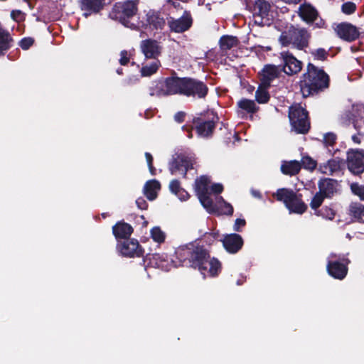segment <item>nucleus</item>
Returning a JSON list of instances; mask_svg holds the SVG:
<instances>
[{
    "instance_id": "4468645a",
    "label": "nucleus",
    "mask_w": 364,
    "mask_h": 364,
    "mask_svg": "<svg viewBox=\"0 0 364 364\" xmlns=\"http://www.w3.org/2000/svg\"><path fill=\"white\" fill-rule=\"evenodd\" d=\"M193 23L191 14L185 11L179 18L170 17L168 18V25L171 31L175 33H183L188 30Z\"/></svg>"
},
{
    "instance_id": "9b49d317",
    "label": "nucleus",
    "mask_w": 364,
    "mask_h": 364,
    "mask_svg": "<svg viewBox=\"0 0 364 364\" xmlns=\"http://www.w3.org/2000/svg\"><path fill=\"white\" fill-rule=\"evenodd\" d=\"M270 4L264 0H256L253 6L254 23L258 26L270 24Z\"/></svg>"
},
{
    "instance_id": "052dcab7",
    "label": "nucleus",
    "mask_w": 364,
    "mask_h": 364,
    "mask_svg": "<svg viewBox=\"0 0 364 364\" xmlns=\"http://www.w3.org/2000/svg\"><path fill=\"white\" fill-rule=\"evenodd\" d=\"M252 194L255 198H260V193L258 191L252 190Z\"/></svg>"
},
{
    "instance_id": "b1692460",
    "label": "nucleus",
    "mask_w": 364,
    "mask_h": 364,
    "mask_svg": "<svg viewBox=\"0 0 364 364\" xmlns=\"http://www.w3.org/2000/svg\"><path fill=\"white\" fill-rule=\"evenodd\" d=\"M301 18L307 23L313 22L317 17V11L309 4L301 5L299 10Z\"/></svg>"
},
{
    "instance_id": "e2e57ef3",
    "label": "nucleus",
    "mask_w": 364,
    "mask_h": 364,
    "mask_svg": "<svg viewBox=\"0 0 364 364\" xmlns=\"http://www.w3.org/2000/svg\"><path fill=\"white\" fill-rule=\"evenodd\" d=\"M187 131H188V136L189 138H191V137H192L191 131V130H189V129H188Z\"/></svg>"
},
{
    "instance_id": "79ce46f5",
    "label": "nucleus",
    "mask_w": 364,
    "mask_h": 364,
    "mask_svg": "<svg viewBox=\"0 0 364 364\" xmlns=\"http://www.w3.org/2000/svg\"><path fill=\"white\" fill-rule=\"evenodd\" d=\"M301 164L304 168L312 171L316 166V161L309 156H304L301 159Z\"/></svg>"
},
{
    "instance_id": "a878e982",
    "label": "nucleus",
    "mask_w": 364,
    "mask_h": 364,
    "mask_svg": "<svg viewBox=\"0 0 364 364\" xmlns=\"http://www.w3.org/2000/svg\"><path fill=\"white\" fill-rule=\"evenodd\" d=\"M132 228L127 223H119L113 227V233L116 237L126 238L131 235Z\"/></svg>"
},
{
    "instance_id": "412c9836",
    "label": "nucleus",
    "mask_w": 364,
    "mask_h": 364,
    "mask_svg": "<svg viewBox=\"0 0 364 364\" xmlns=\"http://www.w3.org/2000/svg\"><path fill=\"white\" fill-rule=\"evenodd\" d=\"M343 164L342 159L334 158L321 164L318 169L322 173L332 175L333 173L340 171Z\"/></svg>"
},
{
    "instance_id": "c756f323",
    "label": "nucleus",
    "mask_w": 364,
    "mask_h": 364,
    "mask_svg": "<svg viewBox=\"0 0 364 364\" xmlns=\"http://www.w3.org/2000/svg\"><path fill=\"white\" fill-rule=\"evenodd\" d=\"M350 215L360 222H364V205L358 202H353L349 207Z\"/></svg>"
},
{
    "instance_id": "09e8293b",
    "label": "nucleus",
    "mask_w": 364,
    "mask_h": 364,
    "mask_svg": "<svg viewBox=\"0 0 364 364\" xmlns=\"http://www.w3.org/2000/svg\"><path fill=\"white\" fill-rule=\"evenodd\" d=\"M312 54L314 55L315 58L323 60L326 58L327 55V52L323 48H318L314 51Z\"/></svg>"
},
{
    "instance_id": "6e6552de",
    "label": "nucleus",
    "mask_w": 364,
    "mask_h": 364,
    "mask_svg": "<svg viewBox=\"0 0 364 364\" xmlns=\"http://www.w3.org/2000/svg\"><path fill=\"white\" fill-rule=\"evenodd\" d=\"M210 180L206 176H201L196 180L195 190L202 205L208 212H214L215 208L209 196Z\"/></svg>"
},
{
    "instance_id": "2f4dec72",
    "label": "nucleus",
    "mask_w": 364,
    "mask_h": 364,
    "mask_svg": "<svg viewBox=\"0 0 364 364\" xmlns=\"http://www.w3.org/2000/svg\"><path fill=\"white\" fill-rule=\"evenodd\" d=\"M353 115L354 117L353 124L356 129L364 125V105H360L353 107Z\"/></svg>"
},
{
    "instance_id": "7ed1b4c3",
    "label": "nucleus",
    "mask_w": 364,
    "mask_h": 364,
    "mask_svg": "<svg viewBox=\"0 0 364 364\" xmlns=\"http://www.w3.org/2000/svg\"><path fill=\"white\" fill-rule=\"evenodd\" d=\"M194 255L193 267L198 269L204 277H213L220 271V262L210 258L205 250H198Z\"/></svg>"
},
{
    "instance_id": "49530a36",
    "label": "nucleus",
    "mask_w": 364,
    "mask_h": 364,
    "mask_svg": "<svg viewBox=\"0 0 364 364\" xmlns=\"http://www.w3.org/2000/svg\"><path fill=\"white\" fill-rule=\"evenodd\" d=\"M336 139V136L334 134L328 133L324 136L323 141L326 146H332Z\"/></svg>"
},
{
    "instance_id": "f03ea898",
    "label": "nucleus",
    "mask_w": 364,
    "mask_h": 364,
    "mask_svg": "<svg viewBox=\"0 0 364 364\" xmlns=\"http://www.w3.org/2000/svg\"><path fill=\"white\" fill-rule=\"evenodd\" d=\"M137 11V1H127L117 3L114 6L115 18H118L126 27L139 28L144 24L135 21L134 18Z\"/></svg>"
},
{
    "instance_id": "5701e85b",
    "label": "nucleus",
    "mask_w": 364,
    "mask_h": 364,
    "mask_svg": "<svg viewBox=\"0 0 364 364\" xmlns=\"http://www.w3.org/2000/svg\"><path fill=\"white\" fill-rule=\"evenodd\" d=\"M279 73V68L275 65H267L264 66L261 74V82L264 83V85H270L271 81L277 77Z\"/></svg>"
},
{
    "instance_id": "9d476101",
    "label": "nucleus",
    "mask_w": 364,
    "mask_h": 364,
    "mask_svg": "<svg viewBox=\"0 0 364 364\" xmlns=\"http://www.w3.org/2000/svg\"><path fill=\"white\" fill-rule=\"evenodd\" d=\"M201 247H195L193 244L181 245L175 251L176 259L172 260L174 267L190 266L193 267V262L195 259V253Z\"/></svg>"
},
{
    "instance_id": "0e129e2a",
    "label": "nucleus",
    "mask_w": 364,
    "mask_h": 364,
    "mask_svg": "<svg viewBox=\"0 0 364 364\" xmlns=\"http://www.w3.org/2000/svg\"><path fill=\"white\" fill-rule=\"evenodd\" d=\"M160 267H161V268H163V269H164V268H165V269H166V270H168V269H169L168 268L166 267L164 265V264H160Z\"/></svg>"
},
{
    "instance_id": "393cba45",
    "label": "nucleus",
    "mask_w": 364,
    "mask_h": 364,
    "mask_svg": "<svg viewBox=\"0 0 364 364\" xmlns=\"http://www.w3.org/2000/svg\"><path fill=\"white\" fill-rule=\"evenodd\" d=\"M159 189V183L156 180H151L144 185V193L149 200H153L156 198L157 192Z\"/></svg>"
},
{
    "instance_id": "680f3d73",
    "label": "nucleus",
    "mask_w": 364,
    "mask_h": 364,
    "mask_svg": "<svg viewBox=\"0 0 364 364\" xmlns=\"http://www.w3.org/2000/svg\"><path fill=\"white\" fill-rule=\"evenodd\" d=\"M284 1L287 2V3H297L299 2L300 0H284Z\"/></svg>"
},
{
    "instance_id": "6e6d98bb",
    "label": "nucleus",
    "mask_w": 364,
    "mask_h": 364,
    "mask_svg": "<svg viewBox=\"0 0 364 364\" xmlns=\"http://www.w3.org/2000/svg\"><path fill=\"white\" fill-rule=\"evenodd\" d=\"M137 207L141 210H145L147 208V203L143 198H139L136 200Z\"/></svg>"
},
{
    "instance_id": "bb28decb",
    "label": "nucleus",
    "mask_w": 364,
    "mask_h": 364,
    "mask_svg": "<svg viewBox=\"0 0 364 364\" xmlns=\"http://www.w3.org/2000/svg\"><path fill=\"white\" fill-rule=\"evenodd\" d=\"M319 191L325 197H329L335 191V181L332 179L325 178L318 183Z\"/></svg>"
},
{
    "instance_id": "aec40b11",
    "label": "nucleus",
    "mask_w": 364,
    "mask_h": 364,
    "mask_svg": "<svg viewBox=\"0 0 364 364\" xmlns=\"http://www.w3.org/2000/svg\"><path fill=\"white\" fill-rule=\"evenodd\" d=\"M327 270L330 275L336 279H342L347 274V267L339 262L328 261Z\"/></svg>"
},
{
    "instance_id": "f257e3e1",
    "label": "nucleus",
    "mask_w": 364,
    "mask_h": 364,
    "mask_svg": "<svg viewBox=\"0 0 364 364\" xmlns=\"http://www.w3.org/2000/svg\"><path fill=\"white\" fill-rule=\"evenodd\" d=\"M328 84V76L322 70L309 63L307 72L303 75L300 87L304 97L309 96L319 89L326 87Z\"/></svg>"
},
{
    "instance_id": "69168bd1",
    "label": "nucleus",
    "mask_w": 364,
    "mask_h": 364,
    "mask_svg": "<svg viewBox=\"0 0 364 364\" xmlns=\"http://www.w3.org/2000/svg\"><path fill=\"white\" fill-rule=\"evenodd\" d=\"M333 257H334V255H331L330 258L331 259Z\"/></svg>"
},
{
    "instance_id": "cd10ccee",
    "label": "nucleus",
    "mask_w": 364,
    "mask_h": 364,
    "mask_svg": "<svg viewBox=\"0 0 364 364\" xmlns=\"http://www.w3.org/2000/svg\"><path fill=\"white\" fill-rule=\"evenodd\" d=\"M215 210L213 213L219 214L232 215L233 213V208L231 204L225 202L222 197L217 198L216 203H213ZM212 213L213 212H210Z\"/></svg>"
},
{
    "instance_id": "4d7b16f0",
    "label": "nucleus",
    "mask_w": 364,
    "mask_h": 364,
    "mask_svg": "<svg viewBox=\"0 0 364 364\" xmlns=\"http://www.w3.org/2000/svg\"><path fill=\"white\" fill-rule=\"evenodd\" d=\"M176 195L178 196V197L179 198V199L181 200H186L189 197L188 193L185 190H183V189H181L180 191V192L178 194H176Z\"/></svg>"
},
{
    "instance_id": "bf43d9fd",
    "label": "nucleus",
    "mask_w": 364,
    "mask_h": 364,
    "mask_svg": "<svg viewBox=\"0 0 364 364\" xmlns=\"http://www.w3.org/2000/svg\"><path fill=\"white\" fill-rule=\"evenodd\" d=\"M352 140L355 144H359L361 141V138L359 134L352 136Z\"/></svg>"
},
{
    "instance_id": "dca6fc26",
    "label": "nucleus",
    "mask_w": 364,
    "mask_h": 364,
    "mask_svg": "<svg viewBox=\"0 0 364 364\" xmlns=\"http://www.w3.org/2000/svg\"><path fill=\"white\" fill-rule=\"evenodd\" d=\"M120 253L126 257H140L143 250L137 240L132 239L125 240L118 245Z\"/></svg>"
},
{
    "instance_id": "f8f14e48",
    "label": "nucleus",
    "mask_w": 364,
    "mask_h": 364,
    "mask_svg": "<svg viewBox=\"0 0 364 364\" xmlns=\"http://www.w3.org/2000/svg\"><path fill=\"white\" fill-rule=\"evenodd\" d=\"M347 166L353 174L364 172V150L350 149L347 151Z\"/></svg>"
},
{
    "instance_id": "2eb2a0df",
    "label": "nucleus",
    "mask_w": 364,
    "mask_h": 364,
    "mask_svg": "<svg viewBox=\"0 0 364 364\" xmlns=\"http://www.w3.org/2000/svg\"><path fill=\"white\" fill-rule=\"evenodd\" d=\"M140 49L146 58L156 59L161 55L162 47L157 41L146 39L140 43Z\"/></svg>"
},
{
    "instance_id": "f704fd0d",
    "label": "nucleus",
    "mask_w": 364,
    "mask_h": 364,
    "mask_svg": "<svg viewBox=\"0 0 364 364\" xmlns=\"http://www.w3.org/2000/svg\"><path fill=\"white\" fill-rule=\"evenodd\" d=\"M269 87V85H264L262 82L259 85L255 93L256 100L259 103H266L268 102L269 95L267 92V88Z\"/></svg>"
},
{
    "instance_id": "c03bdc74",
    "label": "nucleus",
    "mask_w": 364,
    "mask_h": 364,
    "mask_svg": "<svg viewBox=\"0 0 364 364\" xmlns=\"http://www.w3.org/2000/svg\"><path fill=\"white\" fill-rule=\"evenodd\" d=\"M356 9V6L353 2H346L342 6V11L346 14H353Z\"/></svg>"
},
{
    "instance_id": "20e7f679",
    "label": "nucleus",
    "mask_w": 364,
    "mask_h": 364,
    "mask_svg": "<svg viewBox=\"0 0 364 364\" xmlns=\"http://www.w3.org/2000/svg\"><path fill=\"white\" fill-rule=\"evenodd\" d=\"M185 77H169L151 87L149 94L157 97L175 94L183 95Z\"/></svg>"
},
{
    "instance_id": "72a5a7b5",
    "label": "nucleus",
    "mask_w": 364,
    "mask_h": 364,
    "mask_svg": "<svg viewBox=\"0 0 364 364\" xmlns=\"http://www.w3.org/2000/svg\"><path fill=\"white\" fill-rule=\"evenodd\" d=\"M214 127V123L213 122L208 121L200 123L196 127V130L198 136L201 137H206L212 134Z\"/></svg>"
},
{
    "instance_id": "c9c22d12",
    "label": "nucleus",
    "mask_w": 364,
    "mask_h": 364,
    "mask_svg": "<svg viewBox=\"0 0 364 364\" xmlns=\"http://www.w3.org/2000/svg\"><path fill=\"white\" fill-rule=\"evenodd\" d=\"M238 41L236 37L232 36H223L220 40V48L223 50H230L237 46Z\"/></svg>"
},
{
    "instance_id": "a211bd4d",
    "label": "nucleus",
    "mask_w": 364,
    "mask_h": 364,
    "mask_svg": "<svg viewBox=\"0 0 364 364\" xmlns=\"http://www.w3.org/2000/svg\"><path fill=\"white\" fill-rule=\"evenodd\" d=\"M223 244L225 250L230 253H236L242 247L243 240L237 234H230L225 236Z\"/></svg>"
},
{
    "instance_id": "7c9ffc66",
    "label": "nucleus",
    "mask_w": 364,
    "mask_h": 364,
    "mask_svg": "<svg viewBox=\"0 0 364 364\" xmlns=\"http://www.w3.org/2000/svg\"><path fill=\"white\" fill-rule=\"evenodd\" d=\"M146 16L147 23L145 24L143 23L144 26L142 27H147L149 26V27L159 29L161 28L165 23L164 19L160 18L156 14L150 12L147 14ZM140 23H142V22Z\"/></svg>"
},
{
    "instance_id": "e433bc0d",
    "label": "nucleus",
    "mask_w": 364,
    "mask_h": 364,
    "mask_svg": "<svg viewBox=\"0 0 364 364\" xmlns=\"http://www.w3.org/2000/svg\"><path fill=\"white\" fill-rule=\"evenodd\" d=\"M151 238L157 243H163L166 240V235L159 226L152 228L150 230Z\"/></svg>"
},
{
    "instance_id": "6ab92c4d",
    "label": "nucleus",
    "mask_w": 364,
    "mask_h": 364,
    "mask_svg": "<svg viewBox=\"0 0 364 364\" xmlns=\"http://www.w3.org/2000/svg\"><path fill=\"white\" fill-rule=\"evenodd\" d=\"M336 31L341 38L349 41L355 40L359 35L357 28L347 23L339 24L337 26Z\"/></svg>"
},
{
    "instance_id": "39448f33",
    "label": "nucleus",
    "mask_w": 364,
    "mask_h": 364,
    "mask_svg": "<svg viewBox=\"0 0 364 364\" xmlns=\"http://www.w3.org/2000/svg\"><path fill=\"white\" fill-rule=\"evenodd\" d=\"M277 200L282 201L290 213H304L307 206L299 196L287 188H280L273 195Z\"/></svg>"
},
{
    "instance_id": "0eeeda50",
    "label": "nucleus",
    "mask_w": 364,
    "mask_h": 364,
    "mask_svg": "<svg viewBox=\"0 0 364 364\" xmlns=\"http://www.w3.org/2000/svg\"><path fill=\"white\" fill-rule=\"evenodd\" d=\"M289 117L292 128L297 132L304 134L310 127L306 111L299 104L289 108Z\"/></svg>"
},
{
    "instance_id": "8fccbe9b",
    "label": "nucleus",
    "mask_w": 364,
    "mask_h": 364,
    "mask_svg": "<svg viewBox=\"0 0 364 364\" xmlns=\"http://www.w3.org/2000/svg\"><path fill=\"white\" fill-rule=\"evenodd\" d=\"M11 18L16 21H21L24 19V14L20 10H14L11 13Z\"/></svg>"
},
{
    "instance_id": "473e14b6",
    "label": "nucleus",
    "mask_w": 364,
    "mask_h": 364,
    "mask_svg": "<svg viewBox=\"0 0 364 364\" xmlns=\"http://www.w3.org/2000/svg\"><path fill=\"white\" fill-rule=\"evenodd\" d=\"M12 39L8 31L0 27V55L4 53L11 47Z\"/></svg>"
},
{
    "instance_id": "58836bf2",
    "label": "nucleus",
    "mask_w": 364,
    "mask_h": 364,
    "mask_svg": "<svg viewBox=\"0 0 364 364\" xmlns=\"http://www.w3.org/2000/svg\"><path fill=\"white\" fill-rule=\"evenodd\" d=\"M238 107L249 113H253L257 111V107L253 100L242 99L237 102Z\"/></svg>"
},
{
    "instance_id": "864d4df0",
    "label": "nucleus",
    "mask_w": 364,
    "mask_h": 364,
    "mask_svg": "<svg viewBox=\"0 0 364 364\" xmlns=\"http://www.w3.org/2000/svg\"><path fill=\"white\" fill-rule=\"evenodd\" d=\"M145 156H146V159L151 173L154 174V168L153 167V165H152V161H153L152 156L151 155V154L146 152L145 154Z\"/></svg>"
},
{
    "instance_id": "5fc2aeb1",
    "label": "nucleus",
    "mask_w": 364,
    "mask_h": 364,
    "mask_svg": "<svg viewBox=\"0 0 364 364\" xmlns=\"http://www.w3.org/2000/svg\"><path fill=\"white\" fill-rule=\"evenodd\" d=\"M245 225V220L244 219H237L235 222L234 230L235 231H240V228Z\"/></svg>"
},
{
    "instance_id": "603ef678",
    "label": "nucleus",
    "mask_w": 364,
    "mask_h": 364,
    "mask_svg": "<svg viewBox=\"0 0 364 364\" xmlns=\"http://www.w3.org/2000/svg\"><path fill=\"white\" fill-rule=\"evenodd\" d=\"M210 191L214 193H220L223 191V186L220 183H214L210 186Z\"/></svg>"
},
{
    "instance_id": "a18cd8bd",
    "label": "nucleus",
    "mask_w": 364,
    "mask_h": 364,
    "mask_svg": "<svg viewBox=\"0 0 364 364\" xmlns=\"http://www.w3.org/2000/svg\"><path fill=\"white\" fill-rule=\"evenodd\" d=\"M132 55V51L122 50L120 53L119 63L122 65H125L129 61Z\"/></svg>"
},
{
    "instance_id": "c85d7f7f",
    "label": "nucleus",
    "mask_w": 364,
    "mask_h": 364,
    "mask_svg": "<svg viewBox=\"0 0 364 364\" xmlns=\"http://www.w3.org/2000/svg\"><path fill=\"white\" fill-rule=\"evenodd\" d=\"M301 164L297 161H285L282 164L281 171L284 174L294 176L299 173Z\"/></svg>"
},
{
    "instance_id": "f3484780",
    "label": "nucleus",
    "mask_w": 364,
    "mask_h": 364,
    "mask_svg": "<svg viewBox=\"0 0 364 364\" xmlns=\"http://www.w3.org/2000/svg\"><path fill=\"white\" fill-rule=\"evenodd\" d=\"M282 58L284 62L283 70L288 75L298 73L301 70L302 65L301 61L289 53H282Z\"/></svg>"
},
{
    "instance_id": "13d9d810",
    "label": "nucleus",
    "mask_w": 364,
    "mask_h": 364,
    "mask_svg": "<svg viewBox=\"0 0 364 364\" xmlns=\"http://www.w3.org/2000/svg\"><path fill=\"white\" fill-rule=\"evenodd\" d=\"M185 117V113L183 112H177L174 116V119L178 122L181 123L183 122Z\"/></svg>"
},
{
    "instance_id": "ddd939ff",
    "label": "nucleus",
    "mask_w": 364,
    "mask_h": 364,
    "mask_svg": "<svg viewBox=\"0 0 364 364\" xmlns=\"http://www.w3.org/2000/svg\"><path fill=\"white\" fill-rule=\"evenodd\" d=\"M208 92L207 86L201 81L185 77L183 95L186 96H198L201 98Z\"/></svg>"
},
{
    "instance_id": "4c0bfd02",
    "label": "nucleus",
    "mask_w": 364,
    "mask_h": 364,
    "mask_svg": "<svg viewBox=\"0 0 364 364\" xmlns=\"http://www.w3.org/2000/svg\"><path fill=\"white\" fill-rule=\"evenodd\" d=\"M161 63L159 60L152 62L151 63L144 65L141 69V74L143 77H150L156 73L159 68Z\"/></svg>"
},
{
    "instance_id": "4be33fe9",
    "label": "nucleus",
    "mask_w": 364,
    "mask_h": 364,
    "mask_svg": "<svg viewBox=\"0 0 364 364\" xmlns=\"http://www.w3.org/2000/svg\"><path fill=\"white\" fill-rule=\"evenodd\" d=\"M104 0H81V9L86 12L84 16L87 18L92 13L98 12L103 6Z\"/></svg>"
},
{
    "instance_id": "37998d69",
    "label": "nucleus",
    "mask_w": 364,
    "mask_h": 364,
    "mask_svg": "<svg viewBox=\"0 0 364 364\" xmlns=\"http://www.w3.org/2000/svg\"><path fill=\"white\" fill-rule=\"evenodd\" d=\"M351 191L355 195H357L361 200H364V186L358 183H353L350 186Z\"/></svg>"
},
{
    "instance_id": "1a4fd4ad",
    "label": "nucleus",
    "mask_w": 364,
    "mask_h": 364,
    "mask_svg": "<svg viewBox=\"0 0 364 364\" xmlns=\"http://www.w3.org/2000/svg\"><path fill=\"white\" fill-rule=\"evenodd\" d=\"M196 158L193 155L180 154L170 162L169 170L173 175L186 176L189 169L194 168Z\"/></svg>"
},
{
    "instance_id": "de8ad7c7",
    "label": "nucleus",
    "mask_w": 364,
    "mask_h": 364,
    "mask_svg": "<svg viewBox=\"0 0 364 364\" xmlns=\"http://www.w3.org/2000/svg\"><path fill=\"white\" fill-rule=\"evenodd\" d=\"M171 191L175 194H178L182 189L180 186V183L177 180H173L171 181L169 185Z\"/></svg>"
},
{
    "instance_id": "ea45409f",
    "label": "nucleus",
    "mask_w": 364,
    "mask_h": 364,
    "mask_svg": "<svg viewBox=\"0 0 364 364\" xmlns=\"http://www.w3.org/2000/svg\"><path fill=\"white\" fill-rule=\"evenodd\" d=\"M325 198L326 197L321 194V193H316L310 203L311 208L316 210V209L322 204Z\"/></svg>"
},
{
    "instance_id": "a19ab883",
    "label": "nucleus",
    "mask_w": 364,
    "mask_h": 364,
    "mask_svg": "<svg viewBox=\"0 0 364 364\" xmlns=\"http://www.w3.org/2000/svg\"><path fill=\"white\" fill-rule=\"evenodd\" d=\"M316 214L328 220H332L335 216L334 211L328 207H324L321 210L316 211Z\"/></svg>"
},
{
    "instance_id": "338daca9",
    "label": "nucleus",
    "mask_w": 364,
    "mask_h": 364,
    "mask_svg": "<svg viewBox=\"0 0 364 364\" xmlns=\"http://www.w3.org/2000/svg\"><path fill=\"white\" fill-rule=\"evenodd\" d=\"M118 74H121V70H117Z\"/></svg>"
},
{
    "instance_id": "3c124183",
    "label": "nucleus",
    "mask_w": 364,
    "mask_h": 364,
    "mask_svg": "<svg viewBox=\"0 0 364 364\" xmlns=\"http://www.w3.org/2000/svg\"><path fill=\"white\" fill-rule=\"evenodd\" d=\"M33 43V40L31 38H23L21 41L20 42V46L24 49V50H27L28 48H30V46H32V44Z\"/></svg>"
},
{
    "instance_id": "423d86ee",
    "label": "nucleus",
    "mask_w": 364,
    "mask_h": 364,
    "mask_svg": "<svg viewBox=\"0 0 364 364\" xmlns=\"http://www.w3.org/2000/svg\"><path fill=\"white\" fill-rule=\"evenodd\" d=\"M309 34L304 28L291 27L288 32L282 33L279 41L283 46L292 44L298 49H303L308 45Z\"/></svg>"
}]
</instances>
